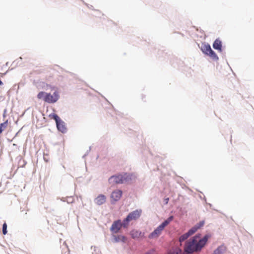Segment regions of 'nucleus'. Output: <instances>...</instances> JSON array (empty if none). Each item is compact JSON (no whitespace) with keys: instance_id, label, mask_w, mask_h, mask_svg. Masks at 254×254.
I'll list each match as a JSON object with an SVG mask.
<instances>
[{"instance_id":"f257e3e1","label":"nucleus","mask_w":254,"mask_h":254,"mask_svg":"<svg viewBox=\"0 0 254 254\" xmlns=\"http://www.w3.org/2000/svg\"><path fill=\"white\" fill-rule=\"evenodd\" d=\"M208 238V235H205L202 239H200L199 236L196 235L187 242L184 253H182L181 250L177 248L168 254H190L194 252L200 251L206 244Z\"/></svg>"},{"instance_id":"f03ea898","label":"nucleus","mask_w":254,"mask_h":254,"mask_svg":"<svg viewBox=\"0 0 254 254\" xmlns=\"http://www.w3.org/2000/svg\"><path fill=\"white\" fill-rule=\"evenodd\" d=\"M173 216H170L167 219L165 220L159 226H158L153 232L149 234L148 238L149 239H155L158 238L162 233L164 228L170 224L173 220Z\"/></svg>"},{"instance_id":"7ed1b4c3","label":"nucleus","mask_w":254,"mask_h":254,"mask_svg":"<svg viewBox=\"0 0 254 254\" xmlns=\"http://www.w3.org/2000/svg\"><path fill=\"white\" fill-rule=\"evenodd\" d=\"M141 213L142 210L141 209H136L129 213L126 218L123 220L124 228H127L130 221L138 219Z\"/></svg>"},{"instance_id":"20e7f679","label":"nucleus","mask_w":254,"mask_h":254,"mask_svg":"<svg viewBox=\"0 0 254 254\" xmlns=\"http://www.w3.org/2000/svg\"><path fill=\"white\" fill-rule=\"evenodd\" d=\"M201 50L204 54L210 57L213 60L217 61L218 60V57L211 49L210 46L208 44H202Z\"/></svg>"},{"instance_id":"39448f33","label":"nucleus","mask_w":254,"mask_h":254,"mask_svg":"<svg viewBox=\"0 0 254 254\" xmlns=\"http://www.w3.org/2000/svg\"><path fill=\"white\" fill-rule=\"evenodd\" d=\"M127 178L128 176L127 174L113 176L109 178V182L113 185L123 184L127 181Z\"/></svg>"},{"instance_id":"423d86ee","label":"nucleus","mask_w":254,"mask_h":254,"mask_svg":"<svg viewBox=\"0 0 254 254\" xmlns=\"http://www.w3.org/2000/svg\"><path fill=\"white\" fill-rule=\"evenodd\" d=\"M50 116H52V118L56 121L58 130L62 132H65L66 130V128L64 125V122L60 119L59 117L56 114H53L50 115Z\"/></svg>"},{"instance_id":"0eeeda50","label":"nucleus","mask_w":254,"mask_h":254,"mask_svg":"<svg viewBox=\"0 0 254 254\" xmlns=\"http://www.w3.org/2000/svg\"><path fill=\"white\" fill-rule=\"evenodd\" d=\"M59 98V95L58 92L55 91L53 95L50 93H47L44 98V101L48 103H54L56 102Z\"/></svg>"},{"instance_id":"6e6552de","label":"nucleus","mask_w":254,"mask_h":254,"mask_svg":"<svg viewBox=\"0 0 254 254\" xmlns=\"http://www.w3.org/2000/svg\"><path fill=\"white\" fill-rule=\"evenodd\" d=\"M122 227H124L123 222L122 223L120 220L115 221L113 222L111 227V231L113 233H118Z\"/></svg>"},{"instance_id":"1a4fd4ad","label":"nucleus","mask_w":254,"mask_h":254,"mask_svg":"<svg viewBox=\"0 0 254 254\" xmlns=\"http://www.w3.org/2000/svg\"><path fill=\"white\" fill-rule=\"evenodd\" d=\"M122 195V191L119 190H114L111 194V199L114 201L119 200Z\"/></svg>"},{"instance_id":"9d476101","label":"nucleus","mask_w":254,"mask_h":254,"mask_svg":"<svg viewBox=\"0 0 254 254\" xmlns=\"http://www.w3.org/2000/svg\"><path fill=\"white\" fill-rule=\"evenodd\" d=\"M130 234L132 239H137L144 237V234L137 230H132L130 231Z\"/></svg>"},{"instance_id":"9b49d317","label":"nucleus","mask_w":254,"mask_h":254,"mask_svg":"<svg viewBox=\"0 0 254 254\" xmlns=\"http://www.w3.org/2000/svg\"><path fill=\"white\" fill-rule=\"evenodd\" d=\"M106 197L103 194H100L95 199V202L97 205H102L106 201Z\"/></svg>"},{"instance_id":"f8f14e48","label":"nucleus","mask_w":254,"mask_h":254,"mask_svg":"<svg viewBox=\"0 0 254 254\" xmlns=\"http://www.w3.org/2000/svg\"><path fill=\"white\" fill-rule=\"evenodd\" d=\"M204 225L203 222H200L198 224H197L194 227L191 228L188 232L190 236L193 234L199 228L203 226Z\"/></svg>"},{"instance_id":"ddd939ff","label":"nucleus","mask_w":254,"mask_h":254,"mask_svg":"<svg viewBox=\"0 0 254 254\" xmlns=\"http://www.w3.org/2000/svg\"><path fill=\"white\" fill-rule=\"evenodd\" d=\"M213 47L214 49L217 50L219 52L222 51V42L219 39H217L215 40L213 44Z\"/></svg>"},{"instance_id":"4468645a","label":"nucleus","mask_w":254,"mask_h":254,"mask_svg":"<svg viewBox=\"0 0 254 254\" xmlns=\"http://www.w3.org/2000/svg\"><path fill=\"white\" fill-rule=\"evenodd\" d=\"M114 241L115 242L118 243L120 242H123L125 243L127 240V238L122 235H118V236H114Z\"/></svg>"},{"instance_id":"2eb2a0df","label":"nucleus","mask_w":254,"mask_h":254,"mask_svg":"<svg viewBox=\"0 0 254 254\" xmlns=\"http://www.w3.org/2000/svg\"><path fill=\"white\" fill-rule=\"evenodd\" d=\"M8 121L7 120L4 123L0 124V134L7 127Z\"/></svg>"},{"instance_id":"dca6fc26","label":"nucleus","mask_w":254,"mask_h":254,"mask_svg":"<svg viewBox=\"0 0 254 254\" xmlns=\"http://www.w3.org/2000/svg\"><path fill=\"white\" fill-rule=\"evenodd\" d=\"M190 236V234L187 232V233L181 236L179 239V241L181 243L188 238Z\"/></svg>"},{"instance_id":"f3484780","label":"nucleus","mask_w":254,"mask_h":254,"mask_svg":"<svg viewBox=\"0 0 254 254\" xmlns=\"http://www.w3.org/2000/svg\"><path fill=\"white\" fill-rule=\"evenodd\" d=\"M47 94V93H45L44 92L41 91L40 92L38 95H37V98L39 99H43L44 100V98L45 96V95Z\"/></svg>"},{"instance_id":"a211bd4d","label":"nucleus","mask_w":254,"mask_h":254,"mask_svg":"<svg viewBox=\"0 0 254 254\" xmlns=\"http://www.w3.org/2000/svg\"><path fill=\"white\" fill-rule=\"evenodd\" d=\"M2 233L3 235H5L7 233V225L5 223L2 226Z\"/></svg>"},{"instance_id":"6ab92c4d","label":"nucleus","mask_w":254,"mask_h":254,"mask_svg":"<svg viewBox=\"0 0 254 254\" xmlns=\"http://www.w3.org/2000/svg\"><path fill=\"white\" fill-rule=\"evenodd\" d=\"M213 254H221V252L220 248H218L217 249H216L214 251Z\"/></svg>"},{"instance_id":"aec40b11","label":"nucleus","mask_w":254,"mask_h":254,"mask_svg":"<svg viewBox=\"0 0 254 254\" xmlns=\"http://www.w3.org/2000/svg\"><path fill=\"white\" fill-rule=\"evenodd\" d=\"M70 254V252H69V250H68V249L65 250V252H64V254Z\"/></svg>"},{"instance_id":"412c9836","label":"nucleus","mask_w":254,"mask_h":254,"mask_svg":"<svg viewBox=\"0 0 254 254\" xmlns=\"http://www.w3.org/2000/svg\"><path fill=\"white\" fill-rule=\"evenodd\" d=\"M169 198L168 197V198H166L164 199V201H165V204H167L168 203V201H169Z\"/></svg>"},{"instance_id":"4be33fe9","label":"nucleus","mask_w":254,"mask_h":254,"mask_svg":"<svg viewBox=\"0 0 254 254\" xmlns=\"http://www.w3.org/2000/svg\"><path fill=\"white\" fill-rule=\"evenodd\" d=\"M3 85V83L1 81V80L0 79V85L1 86Z\"/></svg>"},{"instance_id":"5701e85b","label":"nucleus","mask_w":254,"mask_h":254,"mask_svg":"<svg viewBox=\"0 0 254 254\" xmlns=\"http://www.w3.org/2000/svg\"><path fill=\"white\" fill-rule=\"evenodd\" d=\"M4 73H0V75L2 77L4 75Z\"/></svg>"}]
</instances>
